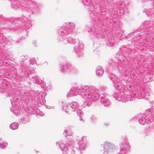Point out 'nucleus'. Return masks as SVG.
Here are the masks:
<instances>
[{"label": "nucleus", "instance_id": "f257e3e1", "mask_svg": "<svg viewBox=\"0 0 154 154\" xmlns=\"http://www.w3.org/2000/svg\"><path fill=\"white\" fill-rule=\"evenodd\" d=\"M18 125L17 123H14L11 125V128L13 130L16 129L18 128Z\"/></svg>", "mask_w": 154, "mask_h": 154}, {"label": "nucleus", "instance_id": "f03ea898", "mask_svg": "<svg viewBox=\"0 0 154 154\" xmlns=\"http://www.w3.org/2000/svg\"><path fill=\"white\" fill-rule=\"evenodd\" d=\"M85 88V86H83L82 88V89L83 91V92H84L86 90L85 89H84Z\"/></svg>", "mask_w": 154, "mask_h": 154}]
</instances>
